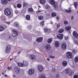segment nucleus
<instances>
[{"label": "nucleus", "mask_w": 78, "mask_h": 78, "mask_svg": "<svg viewBox=\"0 0 78 78\" xmlns=\"http://www.w3.org/2000/svg\"><path fill=\"white\" fill-rule=\"evenodd\" d=\"M4 13L6 16H9L11 14V10L9 8L6 9L4 11Z\"/></svg>", "instance_id": "nucleus-1"}, {"label": "nucleus", "mask_w": 78, "mask_h": 78, "mask_svg": "<svg viewBox=\"0 0 78 78\" xmlns=\"http://www.w3.org/2000/svg\"><path fill=\"white\" fill-rule=\"evenodd\" d=\"M44 30L45 33H47L50 30V29H47V28H44Z\"/></svg>", "instance_id": "nucleus-23"}, {"label": "nucleus", "mask_w": 78, "mask_h": 78, "mask_svg": "<svg viewBox=\"0 0 78 78\" xmlns=\"http://www.w3.org/2000/svg\"><path fill=\"white\" fill-rule=\"evenodd\" d=\"M65 39H66V40H67V39H68V37H66Z\"/></svg>", "instance_id": "nucleus-51"}, {"label": "nucleus", "mask_w": 78, "mask_h": 78, "mask_svg": "<svg viewBox=\"0 0 78 78\" xmlns=\"http://www.w3.org/2000/svg\"><path fill=\"white\" fill-rule=\"evenodd\" d=\"M49 58H52V59H54L55 58V56L51 55L49 56Z\"/></svg>", "instance_id": "nucleus-42"}, {"label": "nucleus", "mask_w": 78, "mask_h": 78, "mask_svg": "<svg viewBox=\"0 0 78 78\" xmlns=\"http://www.w3.org/2000/svg\"><path fill=\"white\" fill-rule=\"evenodd\" d=\"M2 75H5L4 73L3 72L2 73Z\"/></svg>", "instance_id": "nucleus-57"}, {"label": "nucleus", "mask_w": 78, "mask_h": 78, "mask_svg": "<svg viewBox=\"0 0 78 78\" xmlns=\"http://www.w3.org/2000/svg\"><path fill=\"white\" fill-rule=\"evenodd\" d=\"M53 7L55 9H57L58 6V4H55L53 6Z\"/></svg>", "instance_id": "nucleus-33"}, {"label": "nucleus", "mask_w": 78, "mask_h": 78, "mask_svg": "<svg viewBox=\"0 0 78 78\" xmlns=\"http://www.w3.org/2000/svg\"><path fill=\"white\" fill-rule=\"evenodd\" d=\"M20 53H21V52L20 51L18 53V54L19 55L20 54Z\"/></svg>", "instance_id": "nucleus-52"}, {"label": "nucleus", "mask_w": 78, "mask_h": 78, "mask_svg": "<svg viewBox=\"0 0 78 78\" xmlns=\"http://www.w3.org/2000/svg\"><path fill=\"white\" fill-rule=\"evenodd\" d=\"M47 61H50V59H49V58H48L47 59Z\"/></svg>", "instance_id": "nucleus-58"}, {"label": "nucleus", "mask_w": 78, "mask_h": 78, "mask_svg": "<svg viewBox=\"0 0 78 78\" xmlns=\"http://www.w3.org/2000/svg\"><path fill=\"white\" fill-rule=\"evenodd\" d=\"M11 45L9 44L7 45L6 48V53H8V52H9L11 50Z\"/></svg>", "instance_id": "nucleus-3"}, {"label": "nucleus", "mask_w": 78, "mask_h": 78, "mask_svg": "<svg viewBox=\"0 0 78 78\" xmlns=\"http://www.w3.org/2000/svg\"><path fill=\"white\" fill-rule=\"evenodd\" d=\"M54 72H55L56 71V69H54L53 70Z\"/></svg>", "instance_id": "nucleus-62"}, {"label": "nucleus", "mask_w": 78, "mask_h": 78, "mask_svg": "<svg viewBox=\"0 0 78 78\" xmlns=\"http://www.w3.org/2000/svg\"><path fill=\"white\" fill-rule=\"evenodd\" d=\"M34 72V71L33 69H30L28 71L29 75H33Z\"/></svg>", "instance_id": "nucleus-10"}, {"label": "nucleus", "mask_w": 78, "mask_h": 78, "mask_svg": "<svg viewBox=\"0 0 78 78\" xmlns=\"http://www.w3.org/2000/svg\"><path fill=\"white\" fill-rule=\"evenodd\" d=\"M40 2L41 4L43 5L45 3V0H40Z\"/></svg>", "instance_id": "nucleus-28"}, {"label": "nucleus", "mask_w": 78, "mask_h": 78, "mask_svg": "<svg viewBox=\"0 0 78 78\" xmlns=\"http://www.w3.org/2000/svg\"><path fill=\"white\" fill-rule=\"evenodd\" d=\"M42 40H43V38H42V37H40L37 38L36 41L38 42H41L42 41Z\"/></svg>", "instance_id": "nucleus-13"}, {"label": "nucleus", "mask_w": 78, "mask_h": 78, "mask_svg": "<svg viewBox=\"0 0 78 78\" xmlns=\"http://www.w3.org/2000/svg\"><path fill=\"white\" fill-rule=\"evenodd\" d=\"M17 64L19 67H23V64L20 62H18Z\"/></svg>", "instance_id": "nucleus-17"}, {"label": "nucleus", "mask_w": 78, "mask_h": 78, "mask_svg": "<svg viewBox=\"0 0 78 78\" xmlns=\"http://www.w3.org/2000/svg\"><path fill=\"white\" fill-rule=\"evenodd\" d=\"M6 70H5V73H6Z\"/></svg>", "instance_id": "nucleus-64"}, {"label": "nucleus", "mask_w": 78, "mask_h": 78, "mask_svg": "<svg viewBox=\"0 0 78 78\" xmlns=\"http://www.w3.org/2000/svg\"><path fill=\"white\" fill-rule=\"evenodd\" d=\"M13 34H12V36L13 37H16L18 34H17V32L16 30H13L12 31Z\"/></svg>", "instance_id": "nucleus-11"}, {"label": "nucleus", "mask_w": 78, "mask_h": 78, "mask_svg": "<svg viewBox=\"0 0 78 78\" xmlns=\"http://www.w3.org/2000/svg\"><path fill=\"white\" fill-rule=\"evenodd\" d=\"M12 76H13V78H15V77H16V76H15V75H13Z\"/></svg>", "instance_id": "nucleus-53"}, {"label": "nucleus", "mask_w": 78, "mask_h": 78, "mask_svg": "<svg viewBox=\"0 0 78 78\" xmlns=\"http://www.w3.org/2000/svg\"><path fill=\"white\" fill-rule=\"evenodd\" d=\"M78 2H76L74 3V6L75 8H77V7H78Z\"/></svg>", "instance_id": "nucleus-29"}, {"label": "nucleus", "mask_w": 78, "mask_h": 78, "mask_svg": "<svg viewBox=\"0 0 78 78\" xmlns=\"http://www.w3.org/2000/svg\"><path fill=\"white\" fill-rule=\"evenodd\" d=\"M53 41V39L51 38L48 40V43H51Z\"/></svg>", "instance_id": "nucleus-30"}, {"label": "nucleus", "mask_w": 78, "mask_h": 78, "mask_svg": "<svg viewBox=\"0 0 78 78\" xmlns=\"http://www.w3.org/2000/svg\"><path fill=\"white\" fill-rule=\"evenodd\" d=\"M59 77V74H57L56 75V78H58Z\"/></svg>", "instance_id": "nucleus-46"}, {"label": "nucleus", "mask_w": 78, "mask_h": 78, "mask_svg": "<svg viewBox=\"0 0 78 78\" xmlns=\"http://www.w3.org/2000/svg\"><path fill=\"white\" fill-rule=\"evenodd\" d=\"M36 56L33 55H30L29 56V58L31 59L32 60H35L36 59Z\"/></svg>", "instance_id": "nucleus-6"}, {"label": "nucleus", "mask_w": 78, "mask_h": 78, "mask_svg": "<svg viewBox=\"0 0 78 78\" xmlns=\"http://www.w3.org/2000/svg\"><path fill=\"white\" fill-rule=\"evenodd\" d=\"M76 50H73V53H76Z\"/></svg>", "instance_id": "nucleus-45"}, {"label": "nucleus", "mask_w": 78, "mask_h": 78, "mask_svg": "<svg viewBox=\"0 0 78 78\" xmlns=\"http://www.w3.org/2000/svg\"><path fill=\"white\" fill-rule=\"evenodd\" d=\"M55 46L56 47H58L59 46V43L58 41H56L55 42Z\"/></svg>", "instance_id": "nucleus-20"}, {"label": "nucleus", "mask_w": 78, "mask_h": 78, "mask_svg": "<svg viewBox=\"0 0 78 78\" xmlns=\"http://www.w3.org/2000/svg\"><path fill=\"white\" fill-rule=\"evenodd\" d=\"M17 6L18 8H20L21 7V5L20 4H18L17 5Z\"/></svg>", "instance_id": "nucleus-44"}, {"label": "nucleus", "mask_w": 78, "mask_h": 78, "mask_svg": "<svg viewBox=\"0 0 78 78\" xmlns=\"http://www.w3.org/2000/svg\"><path fill=\"white\" fill-rule=\"evenodd\" d=\"M52 1H51L50 2V3L52 5H54L55 3V2L53 0H51Z\"/></svg>", "instance_id": "nucleus-26"}, {"label": "nucleus", "mask_w": 78, "mask_h": 78, "mask_svg": "<svg viewBox=\"0 0 78 78\" xmlns=\"http://www.w3.org/2000/svg\"><path fill=\"white\" fill-rule=\"evenodd\" d=\"M23 62L24 66H28V62H27L24 61H23Z\"/></svg>", "instance_id": "nucleus-18"}, {"label": "nucleus", "mask_w": 78, "mask_h": 78, "mask_svg": "<svg viewBox=\"0 0 78 78\" xmlns=\"http://www.w3.org/2000/svg\"><path fill=\"white\" fill-rule=\"evenodd\" d=\"M28 5L27 3L24 2H23V6H26Z\"/></svg>", "instance_id": "nucleus-39"}, {"label": "nucleus", "mask_w": 78, "mask_h": 78, "mask_svg": "<svg viewBox=\"0 0 78 78\" xmlns=\"http://www.w3.org/2000/svg\"><path fill=\"white\" fill-rule=\"evenodd\" d=\"M73 55L72 53L71 52H67L66 54V57L68 58H69V59H71L72 58Z\"/></svg>", "instance_id": "nucleus-4"}, {"label": "nucleus", "mask_w": 78, "mask_h": 78, "mask_svg": "<svg viewBox=\"0 0 78 78\" xmlns=\"http://www.w3.org/2000/svg\"><path fill=\"white\" fill-rule=\"evenodd\" d=\"M14 25L15 26H16V27H19V24L17 22H14Z\"/></svg>", "instance_id": "nucleus-24"}, {"label": "nucleus", "mask_w": 78, "mask_h": 78, "mask_svg": "<svg viewBox=\"0 0 78 78\" xmlns=\"http://www.w3.org/2000/svg\"><path fill=\"white\" fill-rule=\"evenodd\" d=\"M57 37L60 39H62L63 38V35L62 34H59L58 35Z\"/></svg>", "instance_id": "nucleus-15"}, {"label": "nucleus", "mask_w": 78, "mask_h": 78, "mask_svg": "<svg viewBox=\"0 0 78 78\" xmlns=\"http://www.w3.org/2000/svg\"><path fill=\"white\" fill-rule=\"evenodd\" d=\"M71 29V27L70 26H68L66 27L65 28V29L66 30H67V31H69V30H70Z\"/></svg>", "instance_id": "nucleus-22"}, {"label": "nucleus", "mask_w": 78, "mask_h": 78, "mask_svg": "<svg viewBox=\"0 0 78 78\" xmlns=\"http://www.w3.org/2000/svg\"><path fill=\"white\" fill-rule=\"evenodd\" d=\"M65 73H66V74H69V70L67 69H66L65 70Z\"/></svg>", "instance_id": "nucleus-35"}, {"label": "nucleus", "mask_w": 78, "mask_h": 78, "mask_svg": "<svg viewBox=\"0 0 78 78\" xmlns=\"http://www.w3.org/2000/svg\"><path fill=\"white\" fill-rule=\"evenodd\" d=\"M41 12V11L39 10L38 11V12L39 13V12Z\"/></svg>", "instance_id": "nucleus-55"}, {"label": "nucleus", "mask_w": 78, "mask_h": 78, "mask_svg": "<svg viewBox=\"0 0 78 78\" xmlns=\"http://www.w3.org/2000/svg\"><path fill=\"white\" fill-rule=\"evenodd\" d=\"M63 31L64 29H61L58 30V32L59 33H63Z\"/></svg>", "instance_id": "nucleus-32"}, {"label": "nucleus", "mask_w": 78, "mask_h": 78, "mask_svg": "<svg viewBox=\"0 0 78 78\" xmlns=\"http://www.w3.org/2000/svg\"><path fill=\"white\" fill-rule=\"evenodd\" d=\"M61 47L63 50H66L67 48V44L65 43H62V44Z\"/></svg>", "instance_id": "nucleus-9"}, {"label": "nucleus", "mask_w": 78, "mask_h": 78, "mask_svg": "<svg viewBox=\"0 0 78 78\" xmlns=\"http://www.w3.org/2000/svg\"><path fill=\"white\" fill-rule=\"evenodd\" d=\"M56 18H57V19L58 20V19H59V17H57Z\"/></svg>", "instance_id": "nucleus-59"}, {"label": "nucleus", "mask_w": 78, "mask_h": 78, "mask_svg": "<svg viewBox=\"0 0 78 78\" xmlns=\"http://www.w3.org/2000/svg\"><path fill=\"white\" fill-rule=\"evenodd\" d=\"M51 16H52V17H55V16H56V14L54 12L52 13Z\"/></svg>", "instance_id": "nucleus-34"}, {"label": "nucleus", "mask_w": 78, "mask_h": 78, "mask_svg": "<svg viewBox=\"0 0 78 78\" xmlns=\"http://www.w3.org/2000/svg\"><path fill=\"white\" fill-rule=\"evenodd\" d=\"M66 11V12H71V9L69 8L68 10H67Z\"/></svg>", "instance_id": "nucleus-40"}, {"label": "nucleus", "mask_w": 78, "mask_h": 78, "mask_svg": "<svg viewBox=\"0 0 78 78\" xmlns=\"http://www.w3.org/2000/svg\"><path fill=\"white\" fill-rule=\"evenodd\" d=\"M50 48H51V46L49 44H47L46 45L45 48L46 50L48 51L50 49Z\"/></svg>", "instance_id": "nucleus-12"}, {"label": "nucleus", "mask_w": 78, "mask_h": 78, "mask_svg": "<svg viewBox=\"0 0 78 78\" xmlns=\"http://www.w3.org/2000/svg\"><path fill=\"white\" fill-rule=\"evenodd\" d=\"M73 36L75 38L78 39V34L77 33V32H76V31H75L73 32Z\"/></svg>", "instance_id": "nucleus-8"}, {"label": "nucleus", "mask_w": 78, "mask_h": 78, "mask_svg": "<svg viewBox=\"0 0 78 78\" xmlns=\"http://www.w3.org/2000/svg\"><path fill=\"white\" fill-rule=\"evenodd\" d=\"M8 0V1H9V2H11V1L12 0Z\"/></svg>", "instance_id": "nucleus-63"}, {"label": "nucleus", "mask_w": 78, "mask_h": 78, "mask_svg": "<svg viewBox=\"0 0 78 78\" xmlns=\"http://www.w3.org/2000/svg\"><path fill=\"white\" fill-rule=\"evenodd\" d=\"M26 19L27 20H30V16L29 15H27L26 17Z\"/></svg>", "instance_id": "nucleus-25"}, {"label": "nucleus", "mask_w": 78, "mask_h": 78, "mask_svg": "<svg viewBox=\"0 0 78 78\" xmlns=\"http://www.w3.org/2000/svg\"><path fill=\"white\" fill-rule=\"evenodd\" d=\"M12 59H13V58H10V61H11L12 60Z\"/></svg>", "instance_id": "nucleus-60"}, {"label": "nucleus", "mask_w": 78, "mask_h": 78, "mask_svg": "<svg viewBox=\"0 0 78 78\" xmlns=\"http://www.w3.org/2000/svg\"><path fill=\"white\" fill-rule=\"evenodd\" d=\"M28 11L30 12H33V9L31 8H29L28 9Z\"/></svg>", "instance_id": "nucleus-38"}, {"label": "nucleus", "mask_w": 78, "mask_h": 78, "mask_svg": "<svg viewBox=\"0 0 78 78\" xmlns=\"http://www.w3.org/2000/svg\"><path fill=\"white\" fill-rule=\"evenodd\" d=\"M74 61L75 62L77 63L78 62V57H76L74 58Z\"/></svg>", "instance_id": "nucleus-31"}, {"label": "nucleus", "mask_w": 78, "mask_h": 78, "mask_svg": "<svg viewBox=\"0 0 78 78\" xmlns=\"http://www.w3.org/2000/svg\"><path fill=\"white\" fill-rule=\"evenodd\" d=\"M38 19L40 20H43L44 19V16H38Z\"/></svg>", "instance_id": "nucleus-19"}, {"label": "nucleus", "mask_w": 78, "mask_h": 78, "mask_svg": "<svg viewBox=\"0 0 78 78\" xmlns=\"http://www.w3.org/2000/svg\"><path fill=\"white\" fill-rule=\"evenodd\" d=\"M73 19V16H72V18H71V20H72V19Z\"/></svg>", "instance_id": "nucleus-54"}, {"label": "nucleus", "mask_w": 78, "mask_h": 78, "mask_svg": "<svg viewBox=\"0 0 78 78\" xmlns=\"http://www.w3.org/2000/svg\"><path fill=\"white\" fill-rule=\"evenodd\" d=\"M8 69L9 70H10V69H12V67L10 66V67H9L8 66Z\"/></svg>", "instance_id": "nucleus-48"}, {"label": "nucleus", "mask_w": 78, "mask_h": 78, "mask_svg": "<svg viewBox=\"0 0 78 78\" xmlns=\"http://www.w3.org/2000/svg\"><path fill=\"white\" fill-rule=\"evenodd\" d=\"M1 3L3 5H6L8 3V1L7 0H1Z\"/></svg>", "instance_id": "nucleus-14"}, {"label": "nucleus", "mask_w": 78, "mask_h": 78, "mask_svg": "<svg viewBox=\"0 0 78 78\" xmlns=\"http://www.w3.org/2000/svg\"><path fill=\"white\" fill-rule=\"evenodd\" d=\"M73 36L75 38L78 39V34L77 33V32H76V31H75L73 32Z\"/></svg>", "instance_id": "nucleus-7"}, {"label": "nucleus", "mask_w": 78, "mask_h": 78, "mask_svg": "<svg viewBox=\"0 0 78 78\" xmlns=\"http://www.w3.org/2000/svg\"><path fill=\"white\" fill-rule=\"evenodd\" d=\"M68 21H65L64 22V23L65 25H67V24H68Z\"/></svg>", "instance_id": "nucleus-43"}, {"label": "nucleus", "mask_w": 78, "mask_h": 78, "mask_svg": "<svg viewBox=\"0 0 78 78\" xmlns=\"http://www.w3.org/2000/svg\"><path fill=\"white\" fill-rule=\"evenodd\" d=\"M40 24L42 26H44V22L42 21L40 23Z\"/></svg>", "instance_id": "nucleus-37"}, {"label": "nucleus", "mask_w": 78, "mask_h": 78, "mask_svg": "<svg viewBox=\"0 0 78 78\" xmlns=\"http://www.w3.org/2000/svg\"><path fill=\"white\" fill-rule=\"evenodd\" d=\"M59 27H60V25L58 24L57 25V28H59Z\"/></svg>", "instance_id": "nucleus-49"}, {"label": "nucleus", "mask_w": 78, "mask_h": 78, "mask_svg": "<svg viewBox=\"0 0 78 78\" xmlns=\"http://www.w3.org/2000/svg\"><path fill=\"white\" fill-rule=\"evenodd\" d=\"M62 65L65 67L67 65V62L66 61H64L62 62Z\"/></svg>", "instance_id": "nucleus-16"}, {"label": "nucleus", "mask_w": 78, "mask_h": 78, "mask_svg": "<svg viewBox=\"0 0 78 78\" xmlns=\"http://www.w3.org/2000/svg\"><path fill=\"white\" fill-rule=\"evenodd\" d=\"M4 76H5L6 77H8V76H7V75H6V74L5 75H4Z\"/></svg>", "instance_id": "nucleus-56"}, {"label": "nucleus", "mask_w": 78, "mask_h": 78, "mask_svg": "<svg viewBox=\"0 0 78 78\" xmlns=\"http://www.w3.org/2000/svg\"><path fill=\"white\" fill-rule=\"evenodd\" d=\"M74 42L75 44H76L78 45V41L77 40H74Z\"/></svg>", "instance_id": "nucleus-41"}, {"label": "nucleus", "mask_w": 78, "mask_h": 78, "mask_svg": "<svg viewBox=\"0 0 78 78\" xmlns=\"http://www.w3.org/2000/svg\"><path fill=\"white\" fill-rule=\"evenodd\" d=\"M40 78H46V77L45 74H42L40 75Z\"/></svg>", "instance_id": "nucleus-27"}, {"label": "nucleus", "mask_w": 78, "mask_h": 78, "mask_svg": "<svg viewBox=\"0 0 78 78\" xmlns=\"http://www.w3.org/2000/svg\"><path fill=\"white\" fill-rule=\"evenodd\" d=\"M14 71L15 72L17 73V74H19L20 72V67L18 66H16L14 68Z\"/></svg>", "instance_id": "nucleus-2"}, {"label": "nucleus", "mask_w": 78, "mask_h": 78, "mask_svg": "<svg viewBox=\"0 0 78 78\" xmlns=\"http://www.w3.org/2000/svg\"><path fill=\"white\" fill-rule=\"evenodd\" d=\"M6 23L8 25H9V24H10V22H7Z\"/></svg>", "instance_id": "nucleus-50"}, {"label": "nucleus", "mask_w": 78, "mask_h": 78, "mask_svg": "<svg viewBox=\"0 0 78 78\" xmlns=\"http://www.w3.org/2000/svg\"><path fill=\"white\" fill-rule=\"evenodd\" d=\"M5 27H3L2 26H0V31H3L5 30Z\"/></svg>", "instance_id": "nucleus-21"}, {"label": "nucleus", "mask_w": 78, "mask_h": 78, "mask_svg": "<svg viewBox=\"0 0 78 78\" xmlns=\"http://www.w3.org/2000/svg\"><path fill=\"white\" fill-rule=\"evenodd\" d=\"M37 67L39 72H42L43 71V66L42 65H38Z\"/></svg>", "instance_id": "nucleus-5"}, {"label": "nucleus", "mask_w": 78, "mask_h": 78, "mask_svg": "<svg viewBox=\"0 0 78 78\" xmlns=\"http://www.w3.org/2000/svg\"><path fill=\"white\" fill-rule=\"evenodd\" d=\"M74 74V72L73 71H71L70 73H69V75L70 76H72V75H73Z\"/></svg>", "instance_id": "nucleus-36"}, {"label": "nucleus", "mask_w": 78, "mask_h": 78, "mask_svg": "<svg viewBox=\"0 0 78 78\" xmlns=\"http://www.w3.org/2000/svg\"><path fill=\"white\" fill-rule=\"evenodd\" d=\"M50 8V7H47V9H49Z\"/></svg>", "instance_id": "nucleus-61"}, {"label": "nucleus", "mask_w": 78, "mask_h": 78, "mask_svg": "<svg viewBox=\"0 0 78 78\" xmlns=\"http://www.w3.org/2000/svg\"><path fill=\"white\" fill-rule=\"evenodd\" d=\"M74 78H78V76L77 75H74Z\"/></svg>", "instance_id": "nucleus-47"}]
</instances>
